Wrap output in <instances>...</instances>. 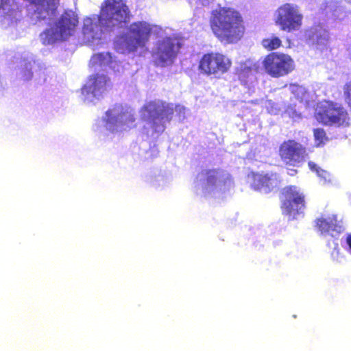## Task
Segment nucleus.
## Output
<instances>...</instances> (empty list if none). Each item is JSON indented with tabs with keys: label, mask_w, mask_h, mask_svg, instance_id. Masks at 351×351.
Instances as JSON below:
<instances>
[{
	"label": "nucleus",
	"mask_w": 351,
	"mask_h": 351,
	"mask_svg": "<svg viewBox=\"0 0 351 351\" xmlns=\"http://www.w3.org/2000/svg\"><path fill=\"white\" fill-rule=\"evenodd\" d=\"M141 118L148 121L151 127L157 130L165 128V123L169 122L174 114L173 104L162 100H154L147 102L141 109Z\"/></svg>",
	"instance_id": "423d86ee"
},
{
	"label": "nucleus",
	"mask_w": 351,
	"mask_h": 351,
	"mask_svg": "<svg viewBox=\"0 0 351 351\" xmlns=\"http://www.w3.org/2000/svg\"><path fill=\"white\" fill-rule=\"evenodd\" d=\"M261 45L267 51H273L282 45V41L278 37L273 36L271 38L263 39Z\"/></svg>",
	"instance_id": "f3484780"
},
{
	"label": "nucleus",
	"mask_w": 351,
	"mask_h": 351,
	"mask_svg": "<svg viewBox=\"0 0 351 351\" xmlns=\"http://www.w3.org/2000/svg\"><path fill=\"white\" fill-rule=\"evenodd\" d=\"M253 70H255V69L250 66H243L239 71V78L243 79L245 77H247L250 74H252Z\"/></svg>",
	"instance_id": "412c9836"
},
{
	"label": "nucleus",
	"mask_w": 351,
	"mask_h": 351,
	"mask_svg": "<svg viewBox=\"0 0 351 351\" xmlns=\"http://www.w3.org/2000/svg\"><path fill=\"white\" fill-rule=\"evenodd\" d=\"M128 123H133L135 121V118L132 114H129L128 117Z\"/></svg>",
	"instance_id": "393cba45"
},
{
	"label": "nucleus",
	"mask_w": 351,
	"mask_h": 351,
	"mask_svg": "<svg viewBox=\"0 0 351 351\" xmlns=\"http://www.w3.org/2000/svg\"><path fill=\"white\" fill-rule=\"evenodd\" d=\"M130 18V9L123 0H104L98 15L84 19L82 33L88 40L99 39L104 29L121 28Z\"/></svg>",
	"instance_id": "f257e3e1"
},
{
	"label": "nucleus",
	"mask_w": 351,
	"mask_h": 351,
	"mask_svg": "<svg viewBox=\"0 0 351 351\" xmlns=\"http://www.w3.org/2000/svg\"><path fill=\"white\" fill-rule=\"evenodd\" d=\"M151 25L145 21L134 22L128 27V34L122 35L116 43V49L121 53L136 51L149 41Z\"/></svg>",
	"instance_id": "7ed1b4c3"
},
{
	"label": "nucleus",
	"mask_w": 351,
	"mask_h": 351,
	"mask_svg": "<svg viewBox=\"0 0 351 351\" xmlns=\"http://www.w3.org/2000/svg\"><path fill=\"white\" fill-rule=\"evenodd\" d=\"M343 91L345 101L351 111V81L343 85Z\"/></svg>",
	"instance_id": "aec40b11"
},
{
	"label": "nucleus",
	"mask_w": 351,
	"mask_h": 351,
	"mask_svg": "<svg viewBox=\"0 0 351 351\" xmlns=\"http://www.w3.org/2000/svg\"><path fill=\"white\" fill-rule=\"evenodd\" d=\"M78 23V18L73 12H64L53 27L40 34L43 43L53 45L67 40L74 34Z\"/></svg>",
	"instance_id": "20e7f679"
},
{
	"label": "nucleus",
	"mask_w": 351,
	"mask_h": 351,
	"mask_svg": "<svg viewBox=\"0 0 351 351\" xmlns=\"http://www.w3.org/2000/svg\"><path fill=\"white\" fill-rule=\"evenodd\" d=\"M315 227L322 234L337 236L343 231L341 220L338 219L337 215H331L327 217H320L315 221Z\"/></svg>",
	"instance_id": "ddd939ff"
},
{
	"label": "nucleus",
	"mask_w": 351,
	"mask_h": 351,
	"mask_svg": "<svg viewBox=\"0 0 351 351\" xmlns=\"http://www.w3.org/2000/svg\"><path fill=\"white\" fill-rule=\"evenodd\" d=\"M206 176L207 184L210 186H214L220 178L219 170L217 169H208L206 171Z\"/></svg>",
	"instance_id": "6ab92c4d"
},
{
	"label": "nucleus",
	"mask_w": 351,
	"mask_h": 351,
	"mask_svg": "<svg viewBox=\"0 0 351 351\" xmlns=\"http://www.w3.org/2000/svg\"><path fill=\"white\" fill-rule=\"evenodd\" d=\"M313 135L317 147L323 146L327 141H328V138L323 128L314 129Z\"/></svg>",
	"instance_id": "a211bd4d"
},
{
	"label": "nucleus",
	"mask_w": 351,
	"mask_h": 351,
	"mask_svg": "<svg viewBox=\"0 0 351 351\" xmlns=\"http://www.w3.org/2000/svg\"><path fill=\"white\" fill-rule=\"evenodd\" d=\"M346 243L348 245L350 250H351V234L347 236Z\"/></svg>",
	"instance_id": "a878e982"
},
{
	"label": "nucleus",
	"mask_w": 351,
	"mask_h": 351,
	"mask_svg": "<svg viewBox=\"0 0 351 351\" xmlns=\"http://www.w3.org/2000/svg\"><path fill=\"white\" fill-rule=\"evenodd\" d=\"M315 118L324 125L348 127L350 120L348 111L341 105L332 101L320 102L315 110Z\"/></svg>",
	"instance_id": "39448f33"
},
{
	"label": "nucleus",
	"mask_w": 351,
	"mask_h": 351,
	"mask_svg": "<svg viewBox=\"0 0 351 351\" xmlns=\"http://www.w3.org/2000/svg\"><path fill=\"white\" fill-rule=\"evenodd\" d=\"M180 40L174 36H167L159 40L154 56L161 66L171 63L181 48Z\"/></svg>",
	"instance_id": "f8f14e48"
},
{
	"label": "nucleus",
	"mask_w": 351,
	"mask_h": 351,
	"mask_svg": "<svg viewBox=\"0 0 351 351\" xmlns=\"http://www.w3.org/2000/svg\"><path fill=\"white\" fill-rule=\"evenodd\" d=\"M298 173V171L296 169H288V174L291 176H295Z\"/></svg>",
	"instance_id": "b1692460"
},
{
	"label": "nucleus",
	"mask_w": 351,
	"mask_h": 351,
	"mask_svg": "<svg viewBox=\"0 0 351 351\" xmlns=\"http://www.w3.org/2000/svg\"><path fill=\"white\" fill-rule=\"evenodd\" d=\"M350 1V3H351V0H349Z\"/></svg>",
	"instance_id": "cd10ccee"
},
{
	"label": "nucleus",
	"mask_w": 351,
	"mask_h": 351,
	"mask_svg": "<svg viewBox=\"0 0 351 351\" xmlns=\"http://www.w3.org/2000/svg\"><path fill=\"white\" fill-rule=\"evenodd\" d=\"M92 58L95 62H99V64H101V62L103 59H104V57L102 53H97L95 54Z\"/></svg>",
	"instance_id": "5701e85b"
},
{
	"label": "nucleus",
	"mask_w": 351,
	"mask_h": 351,
	"mask_svg": "<svg viewBox=\"0 0 351 351\" xmlns=\"http://www.w3.org/2000/svg\"><path fill=\"white\" fill-rule=\"evenodd\" d=\"M106 116L108 117V119H110V117L112 115V111L110 110H108L106 112ZM110 121V120H108Z\"/></svg>",
	"instance_id": "bb28decb"
},
{
	"label": "nucleus",
	"mask_w": 351,
	"mask_h": 351,
	"mask_svg": "<svg viewBox=\"0 0 351 351\" xmlns=\"http://www.w3.org/2000/svg\"><path fill=\"white\" fill-rule=\"evenodd\" d=\"M209 25L215 36L225 45L241 40L246 32L243 16L237 10L219 6L211 12Z\"/></svg>",
	"instance_id": "f03ea898"
},
{
	"label": "nucleus",
	"mask_w": 351,
	"mask_h": 351,
	"mask_svg": "<svg viewBox=\"0 0 351 351\" xmlns=\"http://www.w3.org/2000/svg\"><path fill=\"white\" fill-rule=\"evenodd\" d=\"M280 208L284 215L290 220L303 213L306 207V197L301 189L295 185L286 186L280 192Z\"/></svg>",
	"instance_id": "0eeeda50"
},
{
	"label": "nucleus",
	"mask_w": 351,
	"mask_h": 351,
	"mask_svg": "<svg viewBox=\"0 0 351 351\" xmlns=\"http://www.w3.org/2000/svg\"><path fill=\"white\" fill-rule=\"evenodd\" d=\"M253 188L255 190H265V193L273 188L272 179L268 175L256 174L254 176Z\"/></svg>",
	"instance_id": "dca6fc26"
},
{
	"label": "nucleus",
	"mask_w": 351,
	"mask_h": 351,
	"mask_svg": "<svg viewBox=\"0 0 351 351\" xmlns=\"http://www.w3.org/2000/svg\"><path fill=\"white\" fill-rule=\"evenodd\" d=\"M263 66L269 75L276 78L285 76L295 69L294 61L289 55L277 52L267 54L263 61Z\"/></svg>",
	"instance_id": "1a4fd4ad"
},
{
	"label": "nucleus",
	"mask_w": 351,
	"mask_h": 351,
	"mask_svg": "<svg viewBox=\"0 0 351 351\" xmlns=\"http://www.w3.org/2000/svg\"><path fill=\"white\" fill-rule=\"evenodd\" d=\"M89 80L91 82L90 84L84 87V89H88L87 92H90L93 96L99 95L106 90L108 78L106 75L95 74Z\"/></svg>",
	"instance_id": "2eb2a0df"
},
{
	"label": "nucleus",
	"mask_w": 351,
	"mask_h": 351,
	"mask_svg": "<svg viewBox=\"0 0 351 351\" xmlns=\"http://www.w3.org/2000/svg\"><path fill=\"white\" fill-rule=\"evenodd\" d=\"M308 166L311 171L316 172L317 174L319 176H323L324 173H326L325 171L321 169L315 162L312 161H309L308 162Z\"/></svg>",
	"instance_id": "4be33fe9"
},
{
	"label": "nucleus",
	"mask_w": 351,
	"mask_h": 351,
	"mask_svg": "<svg viewBox=\"0 0 351 351\" xmlns=\"http://www.w3.org/2000/svg\"><path fill=\"white\" fill-rule=\"evenodd\" d=\"M232 64V60L225 54L211 51L201 57L198 70L204 75L219 78L230 70Z\"/></svg>",
	"instance_id": "6e6552de"
},
{
	"label": "nucleus",
	"mask_w": 351,
	"mask_h": 351,
	"mask_svg": "<svg viewBox=\"0 0 351 351\" xmlns=\"http://www.w3.org/2000/svg\"><path fill=\"white\" fill-rule=\"evenodd\" d=\"M0 12L11 21H16L21 16L20 6L12 0H0Z\"/></svg>",
	"instance_id": "4468645a"
},
{
	"label": "nucleus",
	"mask_w": 351,
	"mask_h": 351,
	"mask_svg": "<svg viewBox=\"0 0 351 351\" xmlns=\"http://www.w3.org/2000/svg\"><path fill=\"white\" fill-rule=\"evenodd\" d=\"M278 155L287 166L300 167L308 156L306 149L299 142L289 139L283 141L279 146Z\"/></svg>",
	"instance_id": "9b49d317"
},
{
	"label": "nucleus",
	"mask_w": 351,
	"mask_h": 351,
	"mask_svg": "<svg viewBox=\"0 0 351 351\" xmlns=\"http://www.w3.org/2000/svg\"><path fill=\"white\" fill-rule=\"evenodd\" d=\"M303 16L297 5L286 3L276 10V25L280 30L292 32L298 31L302 25Z\"/></svg>",
	"instance_id": "9d476101"
}]
</instances>
